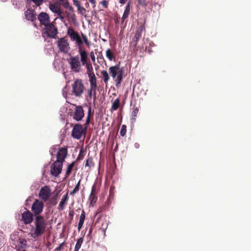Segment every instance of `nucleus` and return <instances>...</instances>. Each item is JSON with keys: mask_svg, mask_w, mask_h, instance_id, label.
<instances>
[{"mask_svg": "<svg viewBox=\"0 0 251 251\" xmlns=\"http://www.w3.org/2000/svg\"><path fill=\"white\" fill-rule=\"evenodd\" d=\"M34 225L30 229L31 236L34 238H37L45 233L48 222L44 216H38L34 218Z\"/></svg>", "mask_w": 251, "mask_h": 251, "instance_id": "nucleus-1", "label": "nucleus"}, {"mask_svg": "<svg viewBox=\"0 0 251 251\" xmlns=\"http://www.w3.org/2000/svg\"><path fill=\"white\" fill-rule=\"evenodd\" d=\"M109 72L112 78L115 80L116 85L120 84L123 80L124 71L120 67V63L109 68Z\"/></svg>", "mask_w": 251, "mask_h": 251, "instance_id": "nucleus-2", "label": "nucleus"}, {"mask_svg": "<svg viewBox=\"0 0 251 251\" xmlns=\"http://www.w3.org/2000/svg\"><path fill=\"white\" fill-rule=\"evenodd\" d=\"M72 94L76 97L80 98L82 97L85 87L83 81L81 79H76L72 84Z\"/></svg>", "mask_w": 251, "mask_h": 251, "instance_id": "nucleus-3", "label": "nucleus"}, {"mask_svg": "<svg viewBox=\"0 0 251 251\" xmlns=\"http://www.w3.org/2000/svg\"><path fill=\"white\" fill-rule=\"evenodd\" d=\"M84 127L82 125L79 124H75L72 131V136L76 139H80L82 136H85L86 131L88 128V126L85 125H83Z\"/></svg>", "mask_w": 251, "mask_h": 251, "instance_id": "nucleus-4", "label": "nucleus"}, {"mask_svg": "<svg viewBox=\"0 0 251 251\" xmlns=\"http://www.w3.org/2000/svg\"><path fill=\"white\" fill-rule=\"evenodd\" d=\"M73 105L75 106V107L72 112H70V115L75 121L79 122L84 117V111L82 106L75 104Z\"/></svg>", "mask_w": 251, "mask_h": 251, "instance_id": "nucleus-5", "label": "nucleus"}, {"mask_svg": "<svg viewBox=\"0 0 251 251\" xmlns=\"http://www.w3.org/2000/svg\"><path fill=\"white\" fill-rule=\"evenodd\" d=\"M69 64L71 70L75 73H79L81 69V64L78 55L72 56L69 60Z\"/></svg>", "mask_w": 251, "mask_h": 251, "instance_id": "nucleus-6", "label": "nucleus"}, {"mask_svg": "<svg viewBox=\"0 0 251 251\" xmlns=\"http://www.w3.org/2000/svg\"><path fill=\"white\" fill-rule=\"evenodd\" d=\"M44 206V204L43 201L37 199L35 200L31 206V211L35 217L41 216L40 214L43 212Z\"/></svg>", "mask_w": 251, "mask_h": 251, "instance_id": "nucleus-7", "label": "nucleus"}, {"mask_svg": "<svg viewBox=\"0 0 251 251\" xmlns=\"http://www.w3.org/2000/svg\"><path fill=\"white\" fill-rule=\"evenodd\" d=\"M57 45L59 50L64 53H67L70 50L69 43L65 37L59 38Z\"/></svg>", "mask_w": 251, "mask_h": 251, "instance_id": "nucleus-8", "label": "nucleus"}, {"mask_svg": "<svg viewBox=\"0 0 251 251\" xmlns=\"http://www.w3.org/2000/svg\"><path fill=\"white\" fill-rule=\"evenodd\" d=\"M45 33L48 37L55 38L58 33V29L56 26L53 23H50L45 26Z\"/></svg>", "mask_w": 251, "mask_h": 251, "instance_id": "nucleus-9", "label": "nucleus"}, {"mask_svg": "<svg viewBox=\"0 0 251 251\" xmlns=\"http://www.w3.org/2000/svg\"><path fill=\"white\" fill-rule=\"evenodd\" d=\"M25 17L26 20L30 21L32 23L33 25L34 26L37 27V25L36 24V13L34 9H32L31 8H28L25 12Z\"/></svg>", "mask_w": 251, "mask_h": 251, "instance_id": "nucleus-10", "label": "nucleus"}, {"mask_svg": "<svg viewBox=\"0 0 251 251\" xmlns=\"http://www.w3.org/2000/svg\"><path fill=\"white\" fill-rule=\"evenodd\" d=\"M51 194L50 188L46 185L41 188L39 193V197L43 201L46 202L49 199Z\"/></svg>", "mask_w": 251, "mask_h": 251, "instance_id": "nucleus-11", "label": "nucleus"}, {"mask_svg": "<svg viewBox=\"0 0 251 251\" xmlns=\"http://www.w3.org/2000/svg\"><path fill=\"white\" fill-rule=\"evenodd\" d=\"M63 163L61 161H55L51 166L50 174L55 176H57L62 171Z\"/></svg>", "mask_w": 251, "mask_h": 251, "instance_id": "nucleus-12", "label": "nucleus"}, {"mask_svg": "<svg viewBox=\"0 0 251 251\" xmlns=\"http://www.w3.org/2000/svg\"><path fill=\"white\" fill-rule=\"evenodd\" d=\"M34 215L29 210L24 211L21 215L22 221L25 225L31 224L33 221V216Z\"/></svg>", "mask_w": 251, "mask_h": 251, "instance_id": "nucleus-13", "label": "nucleus"}, {"mask_svg": "<svg viewBox=\"0 0 251 251\" xmlns=\"http://www.w3.org/2000/svg\"><path fill=\"white\" fill-rule=\"evenodd\" d=\"M38 20L39 21L40 23L44 26L50 23V16L46 12H42L40 13L38 15Z\"/></svg>", "mask_w": 251, "mask_h": 251, "instance_id": "nucleus-14", "label": "nucleus"}, {"mask_svg": "<svg viewBox=\"0 0 251 251\" xmlns=\"http://www.w3.org/2000/svg\"><path fill=\"white\" fill-rule=\"evenodd\" d=\"M67 154L68 150L67 148H61L59 149L56 155L57 160L56 161H61L63 163Z\"/></svg>", "mask_w": 251, "mask_h": 251, "instance_id": "nucleus-15", "label": "nucleus"}, {"mask_svg": "<svg viewBox=\"0 0 251 251\" xmlns=\"http://www.w3.org/2000/svg\"><path fill=\"white\" fill-rule=\"evenodd\" d=\"M143 27L142 26H140L137 29L135 34L132 39V41L131 44L134 47L136 48L137 45V42L138 40L141 38L142 36V33L143 31Z\"/></svg>", "mask_w": 251, "mask_h": 251, "instance_id": "nucleus-16", "label": "nucleus"}, {"mask_svg": "<svg viewBox=\"0 0 251 251\" xmlns=\"http://www.w3.org/2000/svg\"><path fill=\"white\" fill-rule=\"evenodd\" d=\"M67 34L69 36L72 42H75L79 37H80L78 33L75 31L72 27H69L68 28Z\"/></svg>", "mask_w": 251, "mask_h": 251, "instance_id": "nucleus-17", "label": "nucleus"}, {"mask_svg": "<svg viewBox=\"0 0 251 251\" xmlns=\"http://www.w3.org/2000/svg\"><path fill=\"white\" fill-rule=\"evenodd\" d=\"M73 4L76 7L78 13L81 15L85 16L86 9L81 6L80 1L78 0H73Z\"/></svg>", "mask_w": 251, "mask_h": 251, "instance_id": "nucleus-18", "label": "nucleus"}, {"mask_svg": "<svg viewBox=\"0 0 251 251\" xmlns=\"http://www.w3.org/2000/svg\"><path fill=\"white\" fill-rule=\"evenodd\" d=\"M80 56V61L83 66L85 65V64L88 63V54L85 49H82L78 50Z\"/></svg>", "mask_w": 251, "mask_h": 251, "instance_id": "nucleus-19", "label": "nucleus"}, {"mask_svg": "<svg viewBox=\"0 0 251 251\" xmlns=\"http://www.w3.org/2000/svg\"><path fill=\"white\" fill-rule=\"evenodd\" d=\"M50 10L53 13L57 14L62 10L61 5L58 4L56 1L55 2L50 3L49 5Z\"/></svg>", "mask_w": 251, "mask_h": 251, "instance_id": "nucleus-20", "label": "nucleus"}, {"mask_svg": "<svg viewBox=\"0 0 251 251\" xmlns=\"http://www.w3.org/2000/svg\"><path fill=\"white\" fill-rule=\"evenodd\" d=\"M130 3L128 2L126 6L124 12L123 16L122 17V22H121L122 24H123V23L125 22V20L128 17V16L130 13Z\"/></svg>", "mask_w": 251, "mask_h": 251, "instance_id": "nucleus-21", "label": "nucleus"}, {"mask_svg": "<svg viewBox=\"0 0 251 251\" xmlns=\"http://www.w3.org/2000/svg\"><path fill=\"white\" fill-rule=\"evenodd\" d=\"M64 13L68 20H71L74 23L76 22V17L75 13H72L67 10L65 11Z\"/></svg>", "mask_w": 251, "mask_h": 251, "instance_id": "nucleus-22", "label": "nucleus"}, {"mask_svg": "<svg viewBox=\"0 0 251 251\" xmlns=\"http://www.w3.org/2000/svg\"><path fill=\"white\" fill-rule=\"evenodd\" d=\"M89 80L90 82V87L97 88V80L95 74L88 75Z\"/></svg>", "mask_w": 251, "mask_h": 251, "instance_id": "nucleus-23", "label": "nucleus"}, {"mask_svg": "<svg viewBox=\"0 0 251 251\" xmlns=\"http://www.w3.org/2000/svg\"><path fill=\"white\" fill-rule=\"evenodd\" d=\"M68 200V193H66V194H65L63 196V198L61 199V201L59 203V208L60 209H61V210L64 209L65 205L66 204Z\"/></svg>", "mask_w": 251, "mask_h": 251, "instance_id": "nucleus-24", "label": "nucleus"}, {"mask_svg": "<svg viewBox=\"0 0 251 251\" xmlns=\"http://www.w3.org/2000/svg\"><path fill=\"white\" fill-rule=\"evenodd\" d=\"M85 218V213L84 210H82V213L80 216L78 224V230L79 231L82 228L84 221Z\"/></svg>", "mask_w": 251, "mask_h": 251, "instance_id": "nucleus-25", "label": "nucleus"}, {"mask_svg": "<svg viewBox=\"0 0 251 251\" xmlns=\"http://www.w3.org/2000/svg\"><path fill=\"white\" fill-rule=\"evenodd\" d=\"M84 66H85L86 67V72L87 74L88 75V76L95 74L93 71V67L90 62H89L86 64H85Z\"/></svg>", "mask_w": 251, "mask_h": 251, "instance_id": "nucleus-26", "label": "nucleus"}, {"mask_svg": "<svg viewBox=\"0 0 251 251\" xmlns=\"http://www.w3.org/2000/svg\"><path fill=\"white\" fill-rule=\"evenodd\" d=\"M97 89L96 88H94V87H90V88L89 89H88L87 90V93H88V97L90 99H91L92 98V96L93 95V94L94 95V100H95L96 99V90H97Z\"/></svg>", "mask_w": 251, "mask_h": 251, "instance_id": "nucleus-27", "label": "nucleus"}, {"mask_svg": "<svg viewBox=\"0 0 251 251\" xmlns=\"http://www.w3.org/2000/svg\"><path fill=\"white\" fill-rule=\"evenodd\" d=\"M94 112L92 110L91 107H89L88 110V113H87V116L85 122V125H87V126L90 124V118L91 117L93 116Z\"/></svg>", "mask_w": 251, "mask_h": 251, "instance_id": "nucleus-28", "label": "nucleus"}, {"mask_svg": "<svg viewBox=\"0 0 251 251\" xmlns=\"http://www.w3.org/2000/svg\"><path fill=\"white\" fill-rule=\"evenodd\" d=\"M94 166V163L93 161V158L92 156H90L89 155H88V158L86 160L85 167H88L89 169H90L91 167Z\"/></svg>", "mask_w": 251, "mask_h": 251, "instance_id": "nucleus-29", "label": "nucleus"}, {"mask_svg": "<svg viewBox=\"0 0 251 251\" xmlns=\"http://www.w3.org/2000/svg\"><path fill=\"white\" fill-rule=\"evenodd\" d=\"M106 56L110 61L115 60V57L112 50L108 49L106 51Z\"/></svg>", "mask_w": 251, "mask_h": 251, "instance_id": "nucleus-30", "label": "nucleus"}, {"mask_svg": "<svg viewBox=\"0 0 251 251\" xmlns=\"http://www.w3.org/2000/svg\"><path fill=\"white\" fill-rule=\"evenodd\" d=\"M101 74L103 77V81L106 84L110 79L109 75L106 70L102 71Z\"/></svg>", "mask_w": 251, "mask_h": 251, "instance_id": "nucleus-31", "label": "nucleus"}, {"mask_svg": "<svg viewBox=\"0 0 251 251\" xmlns=\"http://www.w3.org/2000/svg\"><path fill=\"white\" fill-rule=\"evenodd\" d=\"M138 4L142 7H145L151 3L152 0H136Z\"/></svg>", "mask_w": 251, "mask_h": 251, "instance_id": "nucleus-32", "label": "nucleus"}, {"mask_svg": "<svg viewBox=\"0 0 251 251\" xmlns=\"http://www.w3.org/2000/svg\"><path fill=\"white\" fill-rule=\"evenodd\" d=\"M120 101L119 99H115L112 102L111 109L114 111L117 110L120 106Z\"/></svg>", "mask_w": 251, "mask_h": 251, "instance_id": "nucleus-33", "label": "nucleus"}, {"mask_svg": "<svg viewBox=\"0 0 251 251\" xmlns=\"http://www.w3.org/2000/svg\"><path fill=\"white\" fill-rule=\"evenodd\" d=\"M75 162L74 161L71 164H70L67 167V170L66 171L65 176L67 177L71 173L72 170L75 165Z\"/></svg>", "mask_w": 251, "mask_h": 251, "instance_id": "nucleus-34", "label": "nucleus"}, {"mask_svg": "<svg viewBox=\"0 0 251 251\" xmlns=\"http://www.w3.org/2000/svg\"><path fill=\"white\" fill-rule=\"evenodd\" d=\"M75 42L77 45L78 50L84 49L83 46V41L81 37H79Z\"/></svg>", "mask_w": 251, "mask_h": 251, "instance_id": "nucleus-35", "label": "nucleus"}, {"mask_svg": "<svg viewBox=\"0 0 251 251\" xmlns=\"http://www.w3.org/2000/svg\"><path fill=\"white\" fill-rule=\"evenodd\" d=\"M81 37L83 43H84L87 47H89L91 45V42L89 41L87 36L81 33Z\"/></svg>", "mask_w": 251, "mask_h": 251, "instance_id": "nucleus-36", "label": "nucleus"}, {"mask_svg": "<svg viewBox=\"0 0 251 251\" xmlns=\"http://www.w3.org/2000/svg\"><path fill=\"white\" fill-rule=\"evenodd\" d=\"M81 180H79L77 183L74 190L70 193V195L74 196L76 193L78 192L80 189Z\"/></svg>", "mask_w": 251, "mask_h": 251, "instance_id": "nucleus-37", "label": "nucleus"}, {"mask_svg": "<svg viewBox=\"0 0 251 251\" xmlns=\"http://www.w3.org/2000/svg\"><path fill=\"white\" fill-rule=\"evenodd\" d=\"M56 2H57L58 4L62 5L64 8H65L70 3L68 0H56Z\"/></svg>", "mask_w": 251, "mask_h": 251, "instance_id": "nucleus-38", "label": "nucleus"}, {"mask_svg": "<svg viewBox=\"0 0 251 251\" xmlns=\"http://www.w3.org/2000/svg\"><path fill=\"white\" fill-rule=\"evenodd\" d=\"M89 200L91 201L90 204L93 206L96 202L97 200V197L96 195H90Z\"/></svg>", "mask_w": 251, "mask_h": 251, "instance_id": "nucleus-39", "label": "nucleus"}, {"mask_svg": "<svg viewBox=\"0 0 251 251\" xmlns=\"http://www.w3.org/2000/svg\"><path fill=\"white\" fill-rule=\"evenodd\" d=\"M126 126L125 125H123L122 126L121 129L120 131V135L124 137L126 135Z\"/></svg>", "mask_w": 251, "mask_h": 251, "instance_id": "nucleus-40", "label": "nucleus"}, {"mask_svg": "<svg viewBox=\"0 0 251 251\" xmlns=\"http://www.w3.org/2000/svg\"><path fill=\"white\" fill-rule=\"evenodd\" d=\"M83 237L79 238L77 240L75 248L79 250L80 248H81V246L83 243Z\"/></svg>", "mask_w": 251, "mask_h": 251, "instance_id": "nucleus-41", "label": "nucleus"}, {"mask_svg": "<svg viewBox=\"0 0 251 251\" xmlns=\"http://www.w3.org/2000/svg\"><path fill=\"white\" fill-rule=\"evenodd\" d=\"M58 18H59L62 22H64L65 20V15L64 13L61 10L56 14Z\"/></svg>", "mask_w": 251, "mask_h": 251, "instance_id": "nucleus-42", "label": "nucleus"}, {"mask_svg": "<svg viewBox=\"0 0 251 251\" xmlns=\"http://www.w3.org/2000/svg\"><path fill=\"white\" fill-rule=\"evenodd\" d=\"M100 4L104 8H107L108 7L109 2L107 0H102L100 2Z\"/></svg>", "mask_w": 251, "mask_h": 251, "instance_id": "nucleus-43", "label": "nucleus"}, {"mask_svg": "<svg viewBox=\"0 0 251 251\" xmlns=\"http://www.w3.org/2000/svg\"><path fill=\"white\" fill-rule=\"evenodd\" d=\"M64 8L68 9L69 11L71 12L72 13H75V9L73 6L70 3Z\"/></svg>", "mask_w": 251, "mask_h": 251, "instance_id": "nucleus-44", "label": "nucleus"}, {"mask_svg": "<svg viewBox=\"0 0 251 251\" xmlns=\"http://www.w3.org/2000/svg\"><path fill=\"white\" fill-rule=\"evenodd\" d=\"M96 194H97V187H96V184H94L92 187V190H91L90 195H96Z\"/></svg>", "mask_w": 251, "mask_h": 251, "instance_id": "nucleus-45", "label": "nucleus"}, {"mask_svg": "<svg viewBox=\"0 0 251 251\" xmlns=\"http://www.w3.org/2000/svg\"><path fill=\"white\" fill-rule=\"evenodd\" d=\"M37 6H40L44 1V0H31Z\"/></svg>", "mask_w": 251, "mask_h": 251, "instance_id": "nucleus-46", "label": "nucleus"}, {"mask_svg": "<svg viewBox=\"0 0 251 251\" xmlns=\"http://www.w3.org/2000/svg\"><path fill=\"white\" fill-rule=\"evenodd\" d=\"M139 111V109L137 107L135 108L133 110V111L132 112V115L133 116V117H135L136 116L138 112Z\"/></svg>", "mask_w": 251, "mask_h": 251, "instance_id": "nucleus-47", "label": "nucleus"}, {"mask_svg": "<svg viewBox=\"0 0 251 251\" xmlns=\"http://www.w3.org/2000/svg\"><path fill=\"white\" fill-rule=\"evenodd\" d=\"M64 242H63L61 244H60L59 245V246L55 249V251H60L61 250H62V247L64 246Z\"/></svg>", "mask_w": 251, "mask_h": 251, "instance_id": "nucleus-48", "label": "nucleus"}, {"mask_svg": "<svg viewBox=\"0 0 251 251\" xmlns=\"http://www.w3.org/2000/svg\"><path fill=\"white\" fill-rule=\"evenodd\" d=\"M90 57L91 58L93 62H95V56L94 53V52L93 51L91 52V53H90Z\"/></svg>", "mask_w": 251, "mask_h": 251, "instance_id": "nucleus-49", "label": "nucleus"}, {"mask_svg": "<svg viewBox=\"0 0 251 251\" xmlns=\"http://www.w3.org/2000/svg\"><path fill=\"white\" fill-rule=\"evenodd\" d=\"M90 3L93 5V8H95L96 5V0H92L89 1Z\"/></svg>", "mask_w": 251, "mask_h": 251, "instance_id": "nucleus-50", "label": "nucleus"}, {"mask_svg": "<svg viewBox=\"0 0 251 251\" xmlns=\"http://www.w3.org/2000/svg\"><path fill=\"white\" fill-rule=\"evenodd\" d=\"M20 244L22 245H25L26 243V241L25 239H21L20 241Z\"/></svg>", "mask_w": 251, "mask_h": 251, "instance_id": "nucleus-51", "label": "nucleus"}, {"mask_svg": "<svg viewBox=\"0 0 251 251\" xmlns=\"http://www.w3.org/2000/svg\"><path fill=\"white\" fill-rule=\"evenodd\" d=\"M127 0H119V2L121 3V4H125L126 3V1Z\"/></svg>", "mask_w": 251, "mask_h": 251, "instance_id": "nucleus-52", "label": "nucleus"}, {"mask_svg": "<svg viewBox=\"0 0 251 251\" xmlns=\"http://www.w3.org/2000/svg\"><path fill=\"white\" fill-rule=\"evenodd\" d=\"M69 215L70 216H71V217H73V211H70L69 212Z\"/></svg>", "mask_w": 251, "mask_h": 251, "instance_id": "nucleus-53", "label": "nucleus"}, {"mask_svg": "<svg viewBox=\"0 0 251 251\" xmlns=\"http://www.w3.org/2000/svg\"><path fill=\"white\" fill-rule=\"evenodd\" d=\"M85 6H86V7H88V6H89V3H88V2H86L85 3Z\"/></svg>", "mask_w": 251, "mask_h": 251, "instance_id": "nucleus-54", "label": "nucleus"}, {"mask_svg": "<svg viewBox=\"0 0 251 251\" xmlns=\"http://www.w3.org/2000/svg\"><path fill=\"white\" fill-rule=\"evenodd\" d=\"M148 52L149 53H151L152 52V51H151V49H149V50H148Z\"/></svg>", "mask_w": 251, "mask_h": 251, "instance_id": "nucleus-55", "label": "nucleus"}, {"mask_svg": "<svg viewBox=\"0 0 251 251\" xmlns=\"http://www.w3.org/2000/svg\"><path fill=\"white\" fill-rule=\"evenodd\" d=\"M97 14V12L96 11L94 10L93 11V15H94V14Z\"/></svg>", "mask_w": 251, "mask_h": 251, "instance_id": "nucleus-56", "label": "nucleus"}, {"mask_svg": "<svg viewBox=\"0 0 251 251\" xmlns=\"http://www.w3.org/2000/svg\"><path fill=\"white\" fill-rule=\"evenodd\" d=\"M80 158H81V157H80V154H79V156L77 158V160H79V159H80Z\"/></svg>", "mask_w": 251, "mask_h": 251, "instance_id": "nucleus-57", "label": "nucleus"}, {"mask_svg": "<svg viewBox=\"0 0 251 251\" xmlns=\"http://www.w3.org/2000/svg\"><path fill=\"white\" fill-rule=\"evenodd\" d=\"M115 24H117L118 23V19H117L116 20H115Z\"/></svg>", "mask_w": 251, "mask_h": 251, "instance_id": "nucleus-58", "label": "nucleus"}, {"mask_svg": "<svg viewBox=\"0 0 251 251\" xmlns=\"http://www.w3.org/2000/svg\"><path fill=\"white\" fill-rule=\"evenodd\" d=\"M79 251V250H78V249H76V248H75V250H74V251Z\"/></svg>", "mask_w": 251, "mask_h": 251, "instance_id": "nucleus-59", "label": "nucleus"}, {"mask_svg": "<svg viewBox=\"0 0 251 251\" xmlns=\"http://www.w3.org/2000/svg\"><path fill=\"white\" fill-rule=\"evenodd\" d=\"M30 201V198H28L27 199V200H26L27 201Z\"/></svg>", "mask_w": 251, "mask_h": 251, "instance_id": "nucleus-60", "label": "nucleus"}]
</instances>
